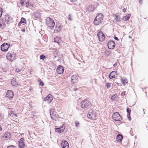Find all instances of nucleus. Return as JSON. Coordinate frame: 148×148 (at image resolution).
Returning <instances> with one entry per match:
<instances>
[{"label":"nucleus","instance_id":"1","mask_svg":"<svg viewBox=\"0 0 148 148\" xmlns=\"http://www.w3.org/2000/svg\"><path fill=\"white\" fill-rule=\"evenodd\" d=\"M103 16L101 13H98L94 21V23L96 25H99L102 22Z\"/></svg>","mask_w":148,"mask_h":148},{"label":"nucleus","instance_id":"11","mask_svg":"<svg viewBox=\"0 0 148 148\" xmlns=\"http://www.w3.org/2000/svg\"><path fill=\"white\" fill-rule=\"evenodd\" d=\"M96 8L95 3H94L92 4L88 5L86 8V10L89 12L93 11Z\"/></svg>","mask_w":148,"mask_h":148},{"label":"nucleus","instance_id":"25","mask_svg":"<svg viewBox=\"0 0 148 148\" xmlns=\"http://www.w3.org/2000/svg\"><path fill=\"white\" fill-rule=\"evenodd\" d=\"M11 83L12 86H14L18 85V83L16 82V79L15 78H13L11 79Z\"/></svg>","mask_w":148,"mask_h":148},{"label":"nucleus","instance_id":"14","mask_svg":"<svg viewBox=\"0 0 148 148\" xmlns=\"http://www.w3.org/2000/svg\"><path fill=\"white\" fill-rule=\"evenodd\" d=\"M61 146L62 148H69V144L66 141L63 140L62 141Z\"/></svg>","mask_w":148,"mask_h":148},{"label":"nucleus","instance_id":"50","mask_svg":"<svg viewBox=\"0 0 148 148\" xmlns=\"http://www.w3.org/2000/svg\"><path fill=\"white\" fill-rule=\"evenodd\" d=\"M142 0H139V3L140 4L142 3Z\"/></svg>","mask_w":148,"mask_h":148},{"label":"nucleus","instance_id":"15","mask_svg":"<svg viewBox=\"0 0 148 148\" xmlns=\"http://www.w3.org/2000/svg\"><path fill=\"white\" fill-rule=\"evenodd\" d=\"M23 138H21L18 141L19 143V147L20 148H24L25 146Z\"/></svg>","mask_w":148,"mask_h":148},{"label":"nucleus","instance_id":"18","mask_svg":"<svg viewBox=\"0 0 148 148\" xmlns=\"http://www.w3.org/2000/svg\"><path fill=\"white\" fill-rule=\"evenodd\" d=\"M5 19L7 23L9 24L12 21V17L8 15L5 16Z\"/></svg>","mask_w":148,"mask_h":148},{"label":"nucleus","instance_id":"37","mask_svg":"<svg viewBox=\"0 0 148 148\" xmlns=\"http://www.w3.org/2000/svg\"><path fill=\"white\" fill-rule=\"evenodd\" d=\"M14 114H15V113H14V111H11L9 113V115L10 116L14 115Z\"/></svg>","mask_w":148,"mask_h":148},{"label":"nucleus","instance_id":"32","mask_svg":"<svg viewBox=\"0 0 148 148\" xmlns=\"http://www.w3.org/2000/svg\"><path fill=\"white\" fill-rule=\"evenodd\" d=\"M61 29V27L60 26H56V31L59 32L60 31Z\"/></svg>","mask_w":148,"mask_h":148},{"label":"nucleus","instance_id":"27","mask_svg":"<svg viewBox=\"0 0 148 148\" xmlns=\"http://www.w3.org/2000/svg\"><path fill=\"white\" fill-rule=\"evenodd\" d=\"M115 19L116 21L120 22L121 21L120 17L117 14H116L114 16Z\"/></svg>","mask_w":148,"mask_h":148},{"label":"nucleus","instance_id":"19","mask_svg":"<svg viewBox=\"0 0 148 148\" xmlns=\"http://www.w3.org/2000/svg\"><path fill=\"white\" fill-rule=\"evenodd\" d=\"M117 73L115 71H113L111 72L109 75V77L110 79L115 78L117 75Z\"/></svg>","mask_w":148,"mask_h":148},{"label":"nucleus","instance_id":"29","mask_svg":"<svg viewBox=\"0 0 148 148\" xmlns=\"http://www.w3.org/2000/svg\"><path fill=\"white\" fill-rule=\"evenodd\" d=\"M127 112L128 113L127 114V116L128 117V119L130 120H131V117L130 116V113L131 112V111L130 109L127 108Z\"/></svg>","mask_w":148,"mask_h":148},{"label":"nucleus","instance_id":"42","mask_svg":"<svg viewBox=\"0 0 148 148\" xmlns=\"http://www.w3.org/2000/svg\"><path fill=\"white\" fill-rule=\"evenodd\" d=\"M29 1H27L26 3V6L27 7H29Z\"/></svg>","mask_w":148,"mask_h":148},{"label":"nucleus","instance_id":"22","mask_svg":"<svg viewBox=\"0 0 148 148\" xmlns=\"http://www.w3.org/2000/svg\"><path fill=\"white\" fill-rule=\"evenodd\" d=\"M121 81L123 85L124 86L127 84L128 82L127 79L125 78H123L122 77H121Z\"/></svg>","mask_w":148,"mask_h":148},{"label":"nucleus","instance_id":"30","mask_svg":"<svg viewBox=\"0 0 148 148\" xmlns=\"http://www.w3.org/2000/svg\"><path fill=\"white\" fill-rule=\"evenodd\" d=\"M54 40L55 42L58 43L60 40V38L58 36H56L54 38Z\"/></svg>","mask_w":148,"mask_h":148},{"label":"nucleus","instance_id":"23","mask_svg":"<svg viewBox=\"0 0 148 148\" xmlns=\"http://www.w3.org/2000/svg\"><path fill=\"white\" fill-rule=\"evenodd\" d=\"M22 23H26V19L23 17L21 18L20 21L18 24V26H21Z\"/></svg>","mask_w":148,"mask_h":148},{"label":"nucleus","instance_id":"54","mask_svg":"<svg viewBox=\"0 0 148 148\" xmlns=\"http://www.w3.org/2000/svg\"><path fill=\"white\" fill-rule=\"evenodd\" d=\"M0 25H1V24H0Z\"/></svg>","mask_w":148,"mask_h":148},{"label":"nucleus","instance_id":"47","mask_svg":"<svg viewBox=\"0 0 148 148\" xmlns=\"http://www.w3.org/2000/svg\"><path fill=\"white\" fill-rule=\"evenodd\" d=\"M77 90V88H74L73 89V90L74 91H76Z\"/></svg>","mask_w":148,"mask_h":148},{"label":"nucleus","instance_id":"36","mask_svg":"<svg viewBox=\"0 0 148 148\" xmlns=\"http://www.w3.org/2000/svg\"><path fill=\"white\" fill-rule=\"evenodd\" d=\"M8 134L9 135H10V134H8V133H5L4 134V135L3 136V137H5L6 138H8L9 137H8V136H7V135Z\"/></svg>","mask_w":148,"mask_h":148},{"label":"nucleus","instance_id":"7","mask_svg":"<svg viewBox=\"0 0 148 148\" xmlns=\"http://www.w3.org/2000/svg\"><path fill=\"white\" fill-rule=\"evenodd\" d=\"M112 117L113 119L116 121H120L122 119V117L118 112L114 113L112 115Z\"/></svg>","mask_w":148,"mask_h":148},{"label":"nucleus","instance_id":"16","mask_svg":"<svg viewBox=\"0 0 148 148\" xmlns=\"http://www.w3.org/2000/svg\"><path fill=\"white\" fill-rule=\"evenodd\" d=\"M53 99V97L51 94H49L45 98L44 100L48 103H49L51 102Z\"/></svg>","mask_w":148,"mask_h":148},{"label":"nucleus","instance_id":"26","mask_svg":"<svg viewBox=\"0 0 148 148\" xmlns=\"http://www.w3.org/2000/svg\"><path fill=\"white\" fill-rule=\"evenodd\" d=\"M23 68L21 66H18L16 68V71L17 72H19L23 70Z\"/></svg>","mask_w":148,"mask_h":148},{"label":"nucleus","instance_id":"35","mask_svg":"<svg viewBox=\"0 0 148 148\" xmlns=\"http://www.w3.org/2000/svg\"><path fill=\"white\" fill-rule=\"evenodd\" d=\"M75 125L77 127L79 126V122L77 121H75Z\"/></svg>","mask_w":148,"mask_h":148},{"label":"nucleus","instance_id":"8","mask_svg":"<svg viewBox=\"0 0 148 148\" xmlns=\"http://www.w3.org/2000/svg\"><path fill=\"white\" fill-rule=\"evenodd\" d=\"M55 110L51 109L50 110V115L51 118L54 120H56L58 118V115L54 112Z\"/></svg>","mask_w":148,"mask_h":148},{"label":"nucleus","instance_id":"24","mask_svg":"<svg viewBox=\"0 0 148 148\" xmlns=\"http://www.w3.org/2000/svg\"><path fill=\"white\" fill-rule=\"evenodd\" d=\"M131 14H129L126 16L123 17V20L124 21H126L128 20L130 17Z\"/></svg>","mask_w":148,"mask_h":148},{"label":"nucleus","instance_id":"34","mask_svg":"<svg viewBox=\"0 0 148 148\" xmlns=\"http://www.w3.org/2000/svg\"><path fill=\"white\" fill-rule=\"evenodd\" d=\"M111 84V83H107L106 84V86L107 88L108 89L110 88Z\"/></svg>","mask_w":148,"mask_h":148},{"label":"nucleus","instance_id":"43","mask_svg":"<svg viewBox=\"0 0 148 148\" xmlns=\"http://www.w3.org/2000/svg\"><path fill=\"white\" fill-rule=\"evenodd\" d=\"M70 1L72 3H74L76 2L77 0H70Z\"/></svg>","mask_w":148,"mask_h":148},{"label":"nucleus","instance_id":"10","mask_svg":"<svg viewBox=\"0 0 148 148\" xmlns=\"http://www.w3.org/2000/svg\"><path fill=\"white\" fill-rule=\"evenodd\" d=\"M10 44L7 43H4L1 45V50L3 51H6L8 50Z\"/></svg>","mask_w":148,"mask_h":148},{"label":"nucleus","instance_id":"48","mask_svg":"<svg viewBox=\"0 0 148 148\" xmlns=\"http://www.w3.org/2000/svg\"><path fill=\"white\" fill-rule=\"evenodd\" d=\"M114 39L115 40H119L118 38L117 37H114Z\"/></svg>","mask_w":148,"mask_h":148},{"label":"nucleus","instance_id":"38","mask_svg":"<svg viewBox=\"0 0 148 148\" xmlns=\"http://www.w3.org/2000/svg\"><path fill=\"white\" fill-rule=\"evenodd\" d=\"M7 148H16V147L13 145H11L8 146Z\"/></svg>","mask_w":148,"mask_h":148},{"label":"nucleus","instance_id":"52","mask_svg":"<svg viewBox=\"0 0 148 148\" xmlns=\"http://www.w3.org/2000/svg\"><path fill=\"white\" fill-rule=\"evenodd\" d=\"M14 115L15 116H16L17 117L18 116V115H17V114H14Z\"/></svg>","mask_w":148,"mask_h":148},{"label":"nucleus","instance_id":"12","mask_svg":"<svg viewBox=\"0 0 148 148\" xmlns=\"http://www.w3.org/2000/svg\"><path fill=\"white\" fill-rule=\"evenodd\" d=\"M79 76L77 75H73L71 77V82L73 84H75L78 81Z\"/></svg>","mask_w":148,"mask_h":148},{"label":"nucleus","instance_id":"41","mask_svg":"<svg viewBox=\"0 0 148 148\" xmlns=\"http://www.w3.org/2000/svg\"><path fill=\"white\" fill-rule=\"evenodd\" d=\"M106 56H109L110 54V51H107L106 52Z\"/></svg>","mask_w":148,"mask_h":148},{"label":"nucleus","instance_id":"44","mask_svg":"<svg viewBox=\"0 0 148 148\" xmlns=\"http://www.w3.org/2000/svg\"><path fill=\"white\" fill-rule=\"evenodd\" d=\"M39 84L40 85L43 86L44 85V83L43 82L41 81H40V83H39Z\"/></svg>","mask_w":148,"mask_h":148},{"label":"nucleus","instance_id":"31","mask_svg":"<svg viewBox=\"0 0 148 148\" xmlns=\"http://www.w3.org/2000/svg\"><path fill=\"white\" fill-rule=\"evenodd\" d=\"M34 16L36 18H39L40 17V14L38 12H35Z\"/></svg>","mask_w":148,"mask_h":148},{"label":"nucleus","instance_id":"4","mask_svg":"<svg viewBox=\"0 0 148 148\" xmlns=\"http://www.w3.org/2000/svg\"><path fill=\"white\" fill-rule=\"evenodd\" d=\"M80 104L81 108L83 109L87 108L91 106V103L87 99L82 101L81 102Z\"/></svg>","mask_w":148,"mask_h":148},{"label":"nucleus","instance_id":"51","mask_svg":"<svg viewBox=\"0 0 148 148\" xmlns=\"http://www.w3.org/2000/svg\"><path fill=\"white\" fill-rule=\"evenodd\" d=\"M117 65V64H114L113 65V66L114 67H115Z\"/></svg>","mask_w":148,"mask_h":148},{"label":"nucleus","instance_id":"45","mask_svg":"<svg viewBox=\"0 0 148 148\" xmlns=\"http://www.w3.org/2000/svg\"><path fill=\"white\" fill-rule=\"evenodd\" d=\"M126 10V8H124L123 9L122 11L123 12H125Z\"/></svg>","mask_w":148,"mask_h":148},{"label":"nucleus","instance_id":"3","mask_svg":"<svg viewBox=\"0 0 148 148\" xmlns=\"http://www.w3.org/2000/svg\"><path fill=\"white\" fill-rule=\"evenodd\" d=\"M46 23L47 26L50 29L53 28L55 25L53 19L49 17L46 18Z\"/></svg>","mask_w":148,"mask_h":148},{"label":"nucleus","instance_id":"6","mask_svg":"<svg viewBox=\"0 0 148 148\" xmlns=\"http://www.w3.org/2000/svg\"><path fill=\"white\" fill-rule=\"evenodd\" d=\"M7 59L10 61H12L16 58V55L14 52H9L6 55Z\"/></svg>","mask_w":148,"mask_h":148},{"label":"nucleus","instance_id":"39","mask_svg":"<svg viewBox=\"0 0 148 148\" xmlns=\"http://www.w3.org/2000/svg\"><path fill=\"white\" fill-rule=\"evenodd\" d=\"M45 56L43 54L41 55L40 56V58L41 59H43L45 58Z\"/></svg>","mask_w":148,"mask_h":148},{"label":"nucleus","instance_id":"53","mask_svg":"<svg viewBox=\"0 0 148 148\" xmlns=\"http://www.w3.org/2000/svg\"><path fill=\"white\" fill-rule=\"evenodd\" d=\"M2 128H1V130H2Z\"/></svg>","mask_w":148,"mask_h":148},{"label":"nucleus","instance_id":"17","mask_svg":"<svg viewBox=\"0 0 148 148\" xmlns=\"http://www.w3.org/2000/svg\"><path fill=\"white\" fill-rule=\"evenodd\" d=\"M56 71L57 73L59 74H62L64 71L63 67L62 66L59 65L58 67L56 69Z\"/></svg>","mask_w":148,"mask_h":148},{"label":"nucleus","instance_id":"49","mask_svg":"<svg viewBox=\"0 0 148 148\" xmlns=\"http://www.w3.org/2000/svg\"><path fill=\"white\" fill-rule=\"evenodd\" d=\"M21 31L23 32H25V29H23L21 30Z\"/></svg>","mask_w":148,"mask_h":148},{"label":"nucleus","instance_id":"28","mask_svg":"<svg viewBox=\"0 0 148 148\" xmlns=\"http://www.w3.org/2000/svg\"><path fill=\"white\" fill-rule=\"evenodd\" d=\"M118 98V96L116 94L113 95L111 97V99L113 101L115 100Z\"/></svg>","mask_w":148,"mask_h":148},{"label":"nucleus","instance_id":"40","mask_svg":"<svg viewBox=\"0 0 148 148\" xmlns=\"http://www.w3.org/2000/svg\"><path fill=\"white\" fill-rule=\"evenodd\" d=\"M25 2L23 0H21L20 1V4L21 5H23L24 4Z\"/></svg>","mask_w":148,"mask_h":148},{"label":"nucleus","instance_id":"21","mask_svg":"<svg viewBox=\"0 0 148 148\" xmlns=\"http://www.w3.org/2000/svg\"><path fill=\"white\" fill-rule=\"evenodd\" d=\"M123 138V136L119 134H118L116 138V140L117 142H121Z\"/></svg>","mask_w":148,"mask_h":148},{"label":"nucleus","instance_id":"20","mask_svg":"<svg viewBox=\"0 0 148 148\" xmlns=\"http://www.w3.org/2000/svg\"><path fill=\"white\" fill-rule=\"evenodd\" d=\"M65 127L62 126L60 128H57L55 129V131L57 132L61 133L63 132L64 130Z\"/></svg>","mask_w":148,"mask_h":148},{"label":"nucleus","instance_id":"13","mask_svg":"<svg viewBox=\"0 0 148 148\" xmlns=\"http://www.w3.org/2000/svg\"><path fill=\"white\" fill-rule=\"evenodd\" d=\"M115 46V44L114 41L112 40H110L108 42V46L109 49H112L114 48Z\"/></svg>","mask_w":148,"mask_h":148},{"label":"nucleus","instance_id":"33","mask_svg":"<svg viewBox=\"0 0 148 148\" xmlns=\"http://www.w3.org/2000/svg\"><path fill=\"white\" fill-rule=\"evenodd\" d=\"M72 16L71 14H69L68 16L67 19L68 20L71 21L72 20Z\"/></svg>","mask_w":148,"mask_h":148},{"label":"nucleus","instance_id":"9","mask_svg":"<svg viewBox=\"0 0 148 148\" xmlns=\"http://www.w3.org/2000/svg\"><path fill=\"white\" fill-rule=\"evenodd\" d=\"M14 95V93L12 91L8 90L6 92L5 97L10 100H11L12 99Z\"/></svg>","mask_w":148,"mask_h":148},{"label":"nucleus","instance_id":"2","mask_svg":"<svg viewBox=\"0 0 148 148\" xmlns=\"http://www.w3.org/2000/svg\"><path fill=\"white\" fill-rule=\"evenodd\" d=\"M87 117L90 119L96 120L97 118V115L96 112L90 110L87 114Z\"/></svg>","mask_w":148,"mask_h":148},{"label":"nucleus","instance_id":"46","mask_svg":"<svg viewBox=\"0 0 148 148\" xmlns=\"http://www.w3.org/2000/svg\"><path fill=\"white\" fill-rule=\"evenodd\" d=\"M3 11V9H1V17Z\"/></svg>","mask_w":148,"mask_h":148},{"label":"nucleus","instance_id":"5","mask_svg":"<svg viewBox=\"0 0 148 148\" xmlns=\"http://www.w3.org/2000/svg\"><path fill=\"white\" fill-rule=\"evenodd\" d=\"M97 35L99 42H103L104 41L106 38L105 36L101 31H99L97 32Z\"/></svg>","mask_w":148,"mask_h":148}]
</instances>
